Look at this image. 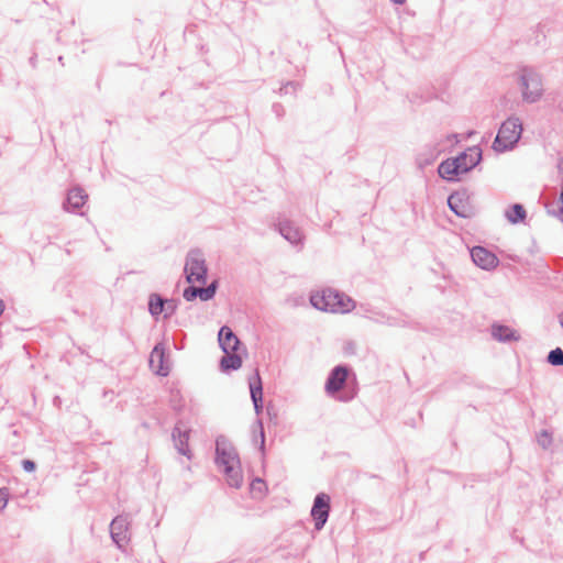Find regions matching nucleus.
<instances>
[{
  "label": "nucleus",
  "instance_id": "29",
  "mask_svg": "<svg viewBox=\"0 0 563 563\" xmlns=\"http://www.w3.org/2000/svg\"><path fill=\"white\" fill-rule=\"evenodd\" d=\"M176 309H177L176 301H175V300H173V299H170V300H167V299H166V306H165V310H164V312H165V318H168V317H170L172 314H174V313H175V311H176Z\"/></svg>",
  "mask_w": 563,
  "mask_h": 563
},
{
  "label": "nucleus",
  "instance_id": "23",
  "mask_svg": "<svg viewBox=\"0 0 563 563\" xmlns=\"http://www.w3.org/2000/svg\"><path fill=\"white\" fill-rule=\"evenodd\" d=\"M505 216L510 223L516 224L526 219L527 212L522 205L515 203L506 211Z\"/></svg>",
  "mask_w": 563,
  "mask_h": 563
},
{
  "label": "nucleus",
  "instance_id": "28",
  "mask_svg": "<svg viewBox=\"0 0 563 563\" xmlns=\"http://www.w3.org/2000/svg\"><path fill=\"white\" fill-rule=\"evenodd\" d=\"M9 501V489L3 487L0 488V511H2Z\"/></svg>",
  "mask_w": 563,
  "mask_h": 563
},
{
  "label": "nucleus",
  "instance_id": "36",
  "mask_svg": "<svg viewBox=\"0 0 563 563\" xmlns=\"http://www.w3.org/2000/svg\"><path fill=\"white\" fill-rule=\"evenodd\" d=\"M560 323H561V325H562V328H563V313H562V314H560Z\"/></svg>",
  "mask_w": 563,
  "mask_h": 563
},
{
  "label": "nucleus",
  "instance_id": "16",
  "mask_svg": "<svg viewBox=\"0 0 563 563\" xmlns=\"http://www.w3.org/2000/svg\"><path fill=\"white\" fill-rule=\"evenodd\" d=\"M461 167H466L467 172L479 164L482 159V150L478 146L468 147L465 152L453 158Z\"/></svg>",
  "mask_w": 563,
  "mask_h": 563
},
{
  "label": "nucleus",
  "instance_id": "8",
  "mask_svg": "<svg viewBox=\"0 0 563 563\" xmlns=\"http://www.w3.org/2000/svg\"><path fill=\"white\" fill-rule=\"evenodd\" d=\"M129 525L130 519L128 515H119L110 523L111 538L120 548L122 543L128 542L130 539Z\"/></svg>",
  "mask_w": 563,
  "mask_h": 563
},
{
  "label": "nucleus",
  "instance_id": "35",
  "mask_svg": "<svg viewBox=\"0 0 563 563\" xmlns=\"http://www.w3.org/2000/svg\"><path fill=\"white\" fill-rule=\"evenodd\" d=\"M558 167H559L560 172H562V173H563V159H561V161L559 162Z\"/></svg>",
  "mask_w": 563,
  "mask_h": 563
},
{
  "label": "nucleus",
  "instance_id": "22",
  "mask_svg": "<svg viewBox=\"0 0 563 563\" xmlns=\"http://www.w3.org/2000/svg\"><path fill=\"white\" fill-rule=\"evenodd\" d=\"M166 299L158 294H151L148 298V311L153 317H157L164 312Z\"/></svg>",
  "mask_w": 563,
  "mask_h": 563
},
{
  "label": "nucleus",
  "instance_id": "13",
  "mask_svg": "<svg viewBox=\"0 0 563 563\" xmlns=\"http://www.w3.org/2000/svg\"><path fill=\"white\" fill-rule=\"evenodd\" d=\"M181 424H183L181 421L176 423V426L174 427L173 432H172V438H173L175 448L178 451V453L190 459L191 455H190V450L188 448L189 430L183 429Z\"/></svg>",
  "mask_w": 563,
  "mask_h": 563
},
{
  "label": "nucleus",
  "instance_id": "34",
  "mask_svg": "<svg viewBox=\"0 0 563 563\" xmlns=\"http://www.w3.org/2000/svg\"><path fill=\"white\" fill-rule=\"evenodd\" d=\"M390 1H391L393 3H395V4H399V5H401V4H404V3L406 2V0H390Z\"/></svg>",
  "mask_w": 563,
  "mask_h": 563
},
{
  "label": "nucleus",
  "instance_id": "24",
  "mask_svg": "<svg viewBox=\"0 0 563 563\" xmlns=\"http://www.w3.org/2000/svg\"><path fill=\"white\" fill-rule=\"evenodd\" d=\"M241 365L242 360L235 352H228L220 361L222 371L239 369Z\"/></svg>",
  "mask_w": 563,
  "mask_h": 563
},
{
  "label": "nucleus",
  "instance_id": "19",
  "mask_svg": "<svg viewBox=\"0 0 563 563\" xmlns=\"http://www.w3.org/2000/svg\"><path fill=\"white\" fill-rule=\"evenodd\" d=\"M87 198L88 196L81 188L75 187L68 191L67 199L64 202V209L75 212L86 203Z\"/></svg>",
  "mask_w": 563,
  "mask_h": 563
},
{
  "label": "nucleus",
  "instance_id": "21",
  "mask_svg": "<svg viewBox=\"0 0 563 563\" xmlns=\"http://www.w3.org/2000/svg\"><path fill=\"white\" fill-rule=\"evenodd\" d=\"M492 335L499 342H511L519 340V335H517L516 331L503 324H494L492 328Z\"/></svg>",
  "mask_w": 563,
  "mask_h": 563
},
{
  "label": "nucleus",
  "instance_id": "20",
  "mask_svg": "<svg viewBox=\"0 0 563 563\" xmlns=\"http://www.w3.org/2000/svg\"><path fill=\"white\" fill-rule=\"evenodd\" d=\"M440 154V151L434 145H428L423 147L416 157V164L419 169H424L427 166L432 165L438 156Z\"/></svg>",
  "mask_w": 563,
  "mask_h": 563
},
{
  "label": "nucleus",
  "instance_id": "1",
  "mask_svg": "<svg viewBox=\"0 0 563 563\" xmlns=\"http://www.w3.org/2000/svg\"><path fill=\"white\" fill-rule=\"evenodd\" d=\"M216 463L223 472L230 487L240 488L242 486L243 475L239 455L224 437H219L216 441Z\"/></svg>",
  "mask_w": 563,
  "mask_h": 563
},
{
  "label": "nucleus",
  "instance_id": "25",
  "mask_svg": "<svg viewBox=\"0 0 563 563\" xmlns=\"http://www.w3.org/2000/svg\"><path fill=\"white\" fill-rule=\"evenodd\" d=\"M547 360L553 366H563V350L561 347L551 350Z\"/></svg>",
  "mask_w": 563,
  "mask_h": 563
},
{
  "label": "nucleus",
  "instance_id": "5",
  "mask_svg": "<svg viewBox=\"0 0 563 563\" xmlns=\"http://www.w3.org/2000/svg\"><path fill=\"white\" fill-rule=\"evenodd\" d=\"M184 271L188 283H206L208 268L200 250L195 249L188 252Z\"/></svg>",
  "mask_w": 563,
  "mask_h": 563
},
{
  "label": "nucleus",
  "instance_id": "26",
  "mask_svg": "<svg viewBox=\"0 0 563 563\" xmlns=\"http://www.w3.org/2000/svg\"><path fill=\"white\" fill-rule=\"evenodd\" d=\"M266 490V484L262 478H255L251 483V492L255 496H262Z\"/></svg>",
  "mask_w": 563,
  "mask_h": 563
},
{
  "label": "nucleus",
  "instance_id": "17",
  "mask_svg": "<svg viewBox=\"0 0 563 563\" xmlns=\"http://www.w3.org/2000/svg\"><path fill=\"white\" fill-rule=\"evenodd\" d=\"M219 344L224 352H235L240 344L239 338L234 334V332L227 325L222 327L218 334Z\"/></svg>",
  "mask_w": 563,
  "mask_h": 563
},
{
  "label": "nucleus",
  "instance_id": "27",
  "mask_svg": "<svg viewBox=\"0 0 563 563\" xmlns=\"http://www.w3.org/2000/svg\"><path fill=\"white\" fill-rule=\"evenodd\" d=\"M538 443L542 449L547 450L552 443L551 434L547 430H542L538 435Z\"/></svg>",
  "mask_w": 563,
  "mask_h": 563
},
{
  "label": "nucleus",
  "instance_id": "31",
  "mask_svg": "<svg viewBox=\"0 0 563 563\" xmlns=\"http://www.w3.org/2000/svg\"><path fill=\"white\" fill-rule=\"evenodd\" d=\"M22 467L25 472H34L35 468H36V464L35 462L31 461V460H23L22 461Z\"/></svg>",
  "mask_w": 563,
  "mask_h": 563
},
{
  "label": "nucleus",
  "instance_id": "37",
  "mask_svg": "<svg viewBox=\"0 0 563 563\" xmlns=\"http://www.w3.org/2000/svg\"><path fill=\"white\" fill-rule=\"evenodd\" d=\"M289 86H292V82H287V84H286V86H285V89L287 90V88H288Z\"/></svg>",
  "mask_w": 563,
  "mask_h": 563
},
{
  "label": "nucleus",
  "instance_id": "18",
  "mask_svg": "<svg viewBox=\"0 0 563 563\" xmlns=\"http://www.w3.org/2000/svg\"><path fill=\"white\" fill-rule=\"evenodd\" d=\"M438 173L441 178L453 180L455 176L467 173V168L461 167L453 158H448L439 165Z\"/></svg>",
  "mask_w": 563,
  "mask_h": 563
},
{
  "label": "nucleus",
  "instance_id": "7",
  "mask_svg": "<svg viewBox=\"0 0 563 563\" xmlns=\"http://www.w3.org/2000/svg\"><path fill=\"white\" fill-rule=\"evenodd\" d=\"M330 512V497L324 494L320 493L314 497L313 505L311 508V517L314 521V528L317 530H321L328 518Z\"/></svg>",
  "mask_w": 563,
  "mask_h": 563
},
{
  "label": "nucleus",
  "instance_id": "4",
  "mask_svg": "<svg viewBox=\"0 0 563 563\" xmlns=\"http://www.w3.org/2000/svg\"><path fill=\"white\" fill-rule=\"evenodd\" d=\"M522 133V123L519 118L510 117L500 125L493 143L496 152L511 150L519 141Z\"/></svg>",
  "mask_w": 563,
  "mask_h": 563
},
{
  "label": "nucleus",
  "instance_id": "32",
  "mask_svg": "<svg viewBox=\"0 0 563 563\" xmlns=\"http://www.w3.org/2000/svg\"><path fill=\"white\" fill-rule=\"evenodd\" d=\"M257 426H258V429H260V438H261V450L264 451V445H265V434H264V429H263V424H262V421L258 420L257 421Z\"/></svg>",
  "mask_w": 563,
  "mask_h": 563
},
{
  "label": "nucleus",
  "instance_id": "6",
  "mask_svg": "<svg viewBox=\"0 0 563 563\" xmlns=\"http://www.w3.org/2000/svg\"><path fill=\"white\" fill-rule=\"evenodd\" d=\"M448 206L460 218H472L476 214V208L472 202L467 190L454 191L448 198Z\"/></svg>",
  "mask_w": 563,
  "mask_h": 563
},
{
  "label": "nucleus",
  "instance_id": "38",
  "mask_svg": "<svg viewBox=\"0 0 563 563\" xmlns=\"http://www.w3.org/2000/svg\"><path fill=\"white\" fill-rule=\"evenodd\" d=\"M349 399H350V398H342V397L340 398V400H343V401H346V400H349Z\"/></svg>",
  "mask_w": 563,
  "mask_h": 563
},
{
  "label": "nucleus",
  "instance_id": "30",
  "mask_svg": "<svg viewBox=\"0 0 563 563\" xmlns=\"http://www.w3.org/2000/svg\"><path fill=\"white\" fill-rule=\"evenodd\" d=\"M556 205H558V210H555V209L550 210L549 209V212H553V213L558 212L559 218L563 222V186H562V189H561L560 201Z\"/></svg>",
  "mask_w": 563,
  "mask_h": 563
},
{
  "label": "nucleus",
  "instance_id": "33",
  "mask_svg": "<svg viewBox=\"0 0 563 563\" xmlns=\"http://www.w3.org/2000/svg\"><path fill=\"white\" fill-rule=\"evenodd\" d=\"M4 308H5L4 302L2 299H0V317L2 316V313L4 311Z\"/></svg>",
  "mask_w": 563,
  "mask_h": 563
},
{
  "label": "nucleus",
  "instance_id": "14",
  "mask_svg": "<svg viewBox=\"0 0 563 563\" xmlns=\"http://www.w3.org/2000/svg\"><path fill=\"white\" fill-rule=\"evenodd\" d=\"M250 393L251 399L254 405L256 415H260L263 410V386L258 371L256 369L254 375L250 378Z\"/></svg>",
  "mask_w": 563,
  "mask_h": 563
},
{
  "label": "nucleus",
  "instance_id": "9",
  "mask_svg": "<svg viewBox=\"0 0 563 563\" xmlns=\"http://www.w3.org/2000/svg\"><path fill=\"white\" fill-rule=\"evenodd\" d=\"M471 257L476 266L485 271H492L499 264L498 257L483 246H474L471 250Z\"/></svg>",
  "mask_w": 563,
  "mask_h": 563
},
{
  "label": "nucleus",
  "instance_id": "2",
  "mask_svg": "<svg viewBox=\"0 0 563 563\" xmlns=\"http://www.w3.org/2000/svg\"><path fill=\"white\" fill-rule=\"evenodd\" d=\"M310 303L318 310L333 313H346L355 308L351 297L332 288L312 292Z\"/></svg>",
  "mask_w": 563,
  "mask_h": 563
},
{
  "label": "nucleus",
  "instance_id": "3",
  "mask_svg": "<svg viewBox=\"0 0 563 563\" xmlns=\"http://www.w3.org/2000/svg\"><path fill=\"white\" fill-rule=\"evenodd\" d=\"M518 82L525 102L536 103L543 96L542 76L532 67H522L518 73Z\"/></svg>",
  "mask_w": 563,
  "mask_h": 563
},
{
  "label": "nucleus",
  "instance_id": "12",
  "mask_svg": "<svg viewBox=\"0 0 563 563\" xmlns=\"http://www.w3.org/2000/svg\"><path fill=\"white\" fill-rule=\"evenodd\" d=\"M217 288H218L217 280L212 282L210 285H208L205 288L189 286L184 290V298L187 301H192L199 297L202 301H208L214 297Z\"/></svg>",
  "mask_w": 563,
  "mask_h": 563
},
{
  "label": "nucleus",
  "instance_id": "15",
  "mask_svg": "<svg viewBox=\"0 0 563 563\" xmlns=\"http://www.w3.org/2000/svg\"><path fill=\"white\" fill-rule=\"evenodd\" d=\"M165 361V347L162 343L154 346L150 355V366L155 371L157 375L167 376L169 373L168 366L164 365Z\"/></svg>",
  "mask_w": 563,
  "mask_h": 563
},
{
  "label": "nucleus",
  "instance_id": "11",
  "mask_svg": "<svg viewBox=\"0 0 563 563\" xmlns=\"http://www.w3.org/2000/svg\"><path fill=\"white\" fill-rule=\"evenodd\" d=\"M280 235L292 245L302 244L303 234L301 230L295 225V223L288 219H278L275 224Z\"/></svg>",
  "mask_w": 563,
  "mask_h": 563
},
{
  "label": "nucleus",
  "instance_id": "10",
  "mask_svg": "<svg viewBox=\"0 0 563 563\" xmlns=\"http://www.w3.org/2000/svg\"><path fill=\"white\" fill-rule=\"evenodd\" d=\"M349 375V367L345 365L335 366L329 374L325 382V391L333 396L345 385Z\"/></svg>",
  "mask_w": 563,
  "mask_h": 563
}]
</instances>
